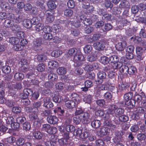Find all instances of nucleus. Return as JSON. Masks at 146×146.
I'll use <instances>...</instances> for the list:
<instances>
[{"instance_id":"f257e3e1","label":"nucleus","mask_w":146,"mask_h":146,"mask_svg":"<svg viewBox=\"0 0 146 146\" xmlns=\"http://www.w3.org/2000/svg\"><path fill=\"white\" fill-rule=\"evenodd\" d=\"M119 104L115 105L112 104L109 106V111L111 114L115 113V114L119 115L123 114L124 110L121 108H118Z\"/></svg>"},{"instance_id":"f03ea898","label":"nucleus","mask_w":146,"mask_h":146,"mask_svg":"<svg viewBox=\"0 0 146 146\" xmlns=\"http://www.w3.org/2000/svg\"><path fill=\"white\" fill-rule=\"evenodd\" d=\"M108 45L107 41L102 40L94 43L93 44V46L96 50H103L107 47Z\"/></svg>"},{"instance_id":"7ed1b4c3","label":"nucleus","mask_w":146,"mask_h":146,"mask_svg":"<svg viewBox=\"0 0 146 146\" xmlns=\"http://www.w3.org/2000/svg\"><path fill=\"white\" fill-rule=\"evenodd\" d=\"M8 88H9V92L13 94L15 93V89H21L22 86L20 83H15L14 82L9 83L8 84Z\"/></svg>"},{"instance_id":"20e7f679","label":"nucleus","mask_w":146,"mask_h":146,"mask_svg":"<svg viewBox=\"0 0 146 146\" xmlns=\"http://www.w3.org/2000/svg\"><path fill=\"white\" fill-rule=\"evenodd\" d=\"M69 133H64L63 138L58 139V142L61 145L68 146L71 144V141L69 139Z\"/></svg>"},{"instance_id":"39448f33","label":"nucleus","mask_w":146,"mask_h":146,"mask_svg":"<svg viewBox=\"0 0 146 146\" xmlns=\"http://www.w3.org/2000/svg\"><path fill=\"white\" fill-rule=\"evenodd\" d=\"M38 112V111L34 110L33 112L31 113L29 115V117L31 120H36L34 122V125L37 123L39 125L41 123H42L43 120L42 119H39L38 117L37 113Z\"/></svg>"},{"instance_id":"423d86ee","label":"nucleus","mask_w":146,"mask_h":146,"mask_svg":"<svg viewBox=\"0 0 146 146\" xmlns=\"http://www.w3.org/2000/svg\"><path fill=\"white\" fill-rule=\"evenodd\" d=\"M133 96V94L131 92L125 94L124 96L125 104L129 106L130 108H133L134 106V105L131 104V99Z\"/></svg>"},{"instance_id":"0eeeda50","label":"nucleus","mask_w":146,"mask_h":146,"mask_svg":"<svg viewBox=\"0 0 146 146\" xmlns=\"http://www.w3.org/2000/svg\"><path fill=\"white\" fill-rule=\"evenodd\" d=\"M146 111V109L141 107H139L134 109V113L132 115L133 119L137 120L139 118V117L138 114L136 113H143Z\"/></svg>"},{"instance_id":"6e6552de","label":"nucleus","mask_w":146,"mask_h":146,"mask_svg":"<svg viewBox=\"0 0 146 146\" xmlns=\"http://www.w3.org/2000/svg\"><path fill=\"white\" fill-rule=\"evenodd\" d=\"M58 141L57 136L56 135H52L50 140L47 141L45 143V145L46 146H55Z\"/></svg>"},{"instance_id":"1a4fd4ad","label":"nucleus","mask_w":146,"mask_h":146,"mask_svg":"<svg viewBox=\"0 0 146 146\" xmlns=\"http://www.w3.org/2000/svg\"><path fill=\"white\" fill-rule=\"evenodd\" d=\"M80 115L82 122L84 124H88L90 122L89 114L87 112H84Z\"/></svg>"},{"instance_id":"9d476101","label":"nucleus","mask_w":146,"mask_h":146,"mask_svg":"<svg viewBox=\"0 0 146 146\" xmlns=\"http://www.w3.org/2000/svg\"><path fill=\"white\" fill-rule=\"evenodd\" d=\"M33 93L32 90L30 89H25L23 93L19 95L20 98L23 99H26L29 95H31Z\"/></svg>"},{"instance_id":"9b49d317","label":"nucleus","mask_w":146,"mask_h":146,"mask_svg":"<svg viewBox=\"0 0 146 146\" xmlns=\"http://www.w3.org/2000/svg\"><path fill=\"white\" fill-rule=\"evenodd\" d=\"M45 16L46 19L47 21L49 23L52 22L54 20V18L52 15V12L49 10H47L45 12Z\"/></svg>"},{"instance_id":"f8f14e48","label":"nucleus","mask_w":146,"mask_h":146,"mask_svg":"<svg viewBox=\"0 0 146 146\" xmlns=\"http://www.w3.org/2000/svg\"><path fill=\"white\" fill-rule=\"evenodd\" d=\"M9 18L13 19L14 21L17 23L21 22L24 19V16L22 15H19L17 16H14V15L12 14H9Z\"/></svg>"},{"instance_id":"ddd939ff","label":"nucleus","mask_w":146,"mask_h":146,"mask_svg":"<svg viewBox=\"0 0 146 146\" xmlns=\"http://www.w3.org/2000/svg\"><path fill=\"white\" fill-rule=\"evenodd\" d=\"M74 61L77 63V62H80L84 60V56L81 52H78L74 56Z\"/></svg>"},{"instance_id":"4468645a","label":"nucleus","mask_w":146,"mask_h":146,"mask_svg":"<svg viewBox=\"0 0 146 146\" xmlns=\"http://www.w3.org/2000/svg\"><path fill=\"white\" fill-rule=\"evenodd\" d=\"M51 101V99L49 98H45L44 99V106L47 108H52L53 106V105Z\"/></svg>"},{"instance_id":"2eb2a0df","label":"nucleus","mask_w":146,"mask_h":146,"mask_svg":"<svg viewBox=\"0 0 146 146\" xmlns=\"http://www.w3.org/2000/svg\"><path fill=\"white\" fill-rule=\"evenodd\" d=\"M126 46V42L125 41L119 42L115 45L116 49L118 51L123 50Z\"/></svg>"},{"instance_id":"dca6fc26","label":"nucleus","mask_w":146,"mask_h":146,"mask_svg":"<svg viewBox=\"0 0 146 146\" xmlns=\"http://www.w3.org/2000/svg\"><path fill=\"white\" fill-rule=\"evenodd\" d=\"M48 123L50 124H55L58 121V119L57 117L54 116H49L47 118Z\"/></svg>"},{"instance_id":"f3484780","label":"nucleus","mask_w":146,"mask_h":146,"mask_svg":"<svg viewBox=\"0 0 146 146\" xmlns=\"http://www.w3.org/2000/svg\"><path fill=\"white\" fill-rule=\"evenodd\" d=\"M84 85L85 87L84 88H82L81 89L82 91L86 92L88 90V88L92 86V82L90 80H87L85 82Z\"/></svg>"},{"instance_id":"a211bd4d","label":"nucleus","mask_w":146,"mask_h":146,"mask_svg":"<svg viewBox=\"0 0 146 146\" xmlns=\"http://www.w3.org/2000/svg\"><path fill=\"white\" fill-rule=\"evenodd\" d=\"M23 25L25 28L29 29L32 27V23L30 20L25 19L23 21Z\"/></svg>"},{"instance_id":"6ab92c4d","label":"nucleus","mask_w":146,"mask_h":146,"mask_svg":"<svg viewBox=\"0 0 146 146\" xmlns=\"http://www.w3.org/2000/svg\"><path fill=\"white\" fill-rule=\"evenodd\" d=\"M8 40L10 43L14 45L19 43L20 42V40L18 38L14 37L9 38Z\"/></svg>"},{"instance_id":"aec40b11","label":"nucleus","mask_w":146,"mask_h":146,"mask_svg":"<svg viewBox=\"0 0 146 146\" xmlns=\"http://www.w3.org/2000/svg\"><path fill=\"white\" fill-rule=\"evenodd\" d=\"M100 37V35L98 34H96L94 35L92 37H90L88 39V42L92 43L93 41H95L98 40Z\"/></svg>"},{"instance_id":"412c9836","label":"nucleus","mask_w":146,"mask_h":146,"mask_svg":"<svg viewBox=\"0 0 146 146\" xmlns=\"http://www.w3.org/2000/svg\"><path fill=\"white\" fill-rule=\"evenodd\" d=\"M24 77V74L21 72H17L14 75V78L18 81L21 80L23 79Z\"/></svg>"},{"instance_id":"4be33fe9","label":"nucleus","mask_w":146,"mask_h":146,"mask_svg":"<svg viewBox=\"0 0 146 146\" xmlns=\"http://www.w3.org/2000/svg\"><path fill=\"white\" fill-rule=\"evenodd\" d=\"M78 52L77 49L76 48H71L69 50L66 55L68 57H70L72 56H74Z\"/></svg>"},{"instance_id":"5701e85b","label":"nucleus","mask_w":146,"mask_h":146,"mask_svg":"<svg viewBox=\"0 0 146 146\" xmlns=\"http://www.w3.org/2000/svg\"><path fill=\"white\" fill-rule=\"evenodd\" d=\"M130 84L129 83L125 82L124 83H122L119 84L118 88L119 90H125L128 88Z\"/></svg>"},{"instance_id":"b1692460","label":"nucleus","mask_w":146,"mask_h":146,"mask_svg":"<svg viewBox=\"0 0 146 146\" xmlns=\"http://www.w3.org/2000/svg\"><path fill=\"white\" fill-rule=\"evenodd\" d=\"M65 105L67 108H70L75 107V104L73 100H69L66 101Z\"/></svg>"},{"instance_id":"393cba45","label":"nucleus","mask_w":146,"mask_h":146,"mask_svg":"<svg viewBox=\"0 0 146 146\" xmlns=\"http://www.w3.org/2000/svg\"><path fill=\"white\" fill-rule=\"evenodd\" d=\"M101 123L100 120H95L91 122V125L92 127L94 128H98L100 127Z\"/></svg>"},{"instance_id":"a878e982","label":"nucleus","mask_w":146,"mask_h":146,"mask_svg":"<svg viewBox=\"0 0 146 146\" xmlns=\"http://www.w3.org/2000/svg\"><path fill=\"white\" fill-rule=\"evenodd\" d=\"M19 64H21V66L22 69H23L25 70H27L28 66L27 65V62L26 60L22 59L20 62Z\"/></svg>"},{"instance_id":"bb28decb","label":"nucleus","mask_w":146,"mask_h":146,"mask_svg":"<svg viewBox=\"0 0 146 146\" xmlns=\"http://www.w3.org/2000/svg\"><path fill=\"white\" fill-rule=\"evenodd\" d=\"M48 66L49 68L54 69L58 66V63L54 61H50L48 62Z\"/></svg>"},{"instance_id":"cd10ccee","label":"nucleus","mask_w":146,"mask_h":146,"mask_svg":"<svg viewBox=\"0 0 146 146\" xmlns=\"http://www.w3.org/2000/svg\"><path fill=\"white\" fill-rule=\"evenodd\" d=\"M66 130L68 132H72L75 130V127L73 125H71L64 126Z\"/></svg>"},{"instance_id":"c85d7f7f","label":"nucleus","mask_w":146,"mask_h":146,"mask_svg":"<svg viewBox=\"0 0 146 146\" xmlns=\"http://www.w3.org/2000/svg\"><path fill=\"white\" fill-rule=\"evenodd\" d=\"M4 26L6 27H13V22L10 20L7 19L4 22Z\"/></svg>"},{"instance_id":"c756f323","label":"nucleus","mask_w":146,"mask_h":146,"mask_svg":"<svg viewBox=\"0 0 146 146\" xmlns=\"http://www.w3.org/2000/svg\"><path fill=\"white\" fill-rule=\"evenodd\" d=\"M33 135L35 139H40L42 138L43 135L40 132L35 131L33 133Z\"/></svg>"},{"instance_id":"7c9ffc66","label":"nucleus","mask_w":146,"mask_h":146,"mask_svg":"<svg viewBox=\"0 0 146 146\" xmlns=\"http://www.w3.org/2000/svg\"><path fill=\"white\" fill-rule=\"evenodd\" d=\"M112 28V25L110 23H107L103 25L102 27V29L104 31H106L111 30Z\"/></svg>"},{"instance_id":"2f4dec72","label":"nucleus","mask_w":146,"mask_h":146,"mask_svg":"<svg viewBox=\"0 0 146 146\" xmlns=\"http://www.w3.org/2000/svg\"><path fill=\"white\" fill-rule=\"evenodd\" d=\"M122 63L118 61L112 63V65L114 69H117L118 68H120L121 66H122Z\"/></svg>"},{"instance_id":"473e14b6","label":"nucleus","mask_w":146,"mask_h":146,"mask_svg":"<svg viewBox=\"0 0 146 146\" xmlns=\"http://www.w3.org/2000/svg\"><path fill=\"white\" fill-rule=\"evenodd\" d=\"M100 133L101 136L107 135L109 133L108 128L104 127L101 128L100 130Z\"/></svg>"},{"instance_id":"72a5a7b5","label":"nucleus","mask_w":146,"mask_h":146,"mask_svg":"<svg viewBox=\"0 0 146 146\" xmlns=\"http://www.w3.org/2000/svg\"><path fill=\"white\" fill-rule=\"evenodd\" d=\"M62 53V52L61 50H53L52 53V56L55 57H57L60 56Z\"/></svg>"},{"instance_id":"f704fd0d","label":"nucleus","mask_w":146,"mask_h":146,"mask_svg":"<svg viewBox=\"0 0 146 146\" xmlns=\"http://www.w3.org/2000/svg\"><path fill=\"white\" fill-rule=\"evenodd\" d=\"M100 61L101 62L104 64H108L110 62L109 58L107 57L104 56L102 57L100 59Z\"/></svg>"},{"instance_id":"c9c22d12","label":"nucleus","mask_w":146,"mask_h":146,"mask_svg":"<svg viewBox=\"0 0 146 146\" xmlns=\"http://www.w3.org/2000/svg\"><path fill=\"white\" fill-rule=\"evenodd\" d=\"M48 78L50 80L54 81L57 80L58 76L56 74L51 73L48 76Z\"/></svg>"},{"instance_id":"e433bc0d","label":"nucleus","mask_w":146,"mask_h":146,"mask_svg":"<svg viewBox=\"0 0 146 146\" xmlns=\"http://www.w3.org/2000/svg\"><path fill=\"white\" fill-rule=\"evenodd\" d=\"M8 112V111H6L5 110L3 111L2 112L0 113V117H2V118L5 119L10 116Z\"/></svg>"},{"instance_id":"4c0bfd02","label":"nucleus","mask_w":146,"mask_h":146,"mask_svg":"<svg viewBox=\"0 0 146 146\" xmlns=\"http://www.w3.org/2000/svg\"><path fill=\"white\" fill-rule=\"evenodd\" d=\"M56 71L58 74L60 75L65 74L66 72V69L63 67L58 68L57 69Z\"/></svg>"},{"instance_id":"58836bf2","label":"nucleus","mask_w":146,"mask_h":146,"mask_svg":"<svg viewBox=\"0 0 146 146\" xmlns=\"http://www.w3.org/2000/svg\"><path fill=\"white\" fill-rule=\"evenodd\" d=\"M92 100V96L91 95L89 94L86 96L84 98V102L86 103L90 104Z\"/></svg>"},{"instance_id":"ea45409f","label":"nucleus","mask_w":146,"mask_h":146,"mask_svg":"<svg viewBox=\"0 0 146 146\" xmlns=\"http://www.w3.org/2000/svg\"><path fill=\"white\" fill-rule=\"evenodd\" d=\"M137 72L136 68L134 66H131L129 67V71L127 73L130 75L134 74Z\"/></svg>"},{"instance_id":"a19ab883","label":"nucleus","mask_w":146,"mask_h":146,"mask_svg":"<svg viewBox=\"0 0 146 146\" xmlns=\"http://www.w3.org/2000/svg\"><path fill=\"white\" fill-rule=\"evenodd\" d=\"M120 71L121 72L127 74L129 71V67L125 65H123L121 66L120 68Z\"/></svg>"},{"instance_id":"79ce46f5","label":"nucleus","mask_w":146,"mask_h":146,"mask_svg":"<svg viewBox=\"0 0 146 146\" xmlns=\"http://www.w3.org/2000/svg\"><path fill=\"white\" fill-rule=\"evenodd\" d=\"M42 129L47 132L49 133H51L50 126L48 124H45L43 125Z\"/></svg>"},{"instance_id":"37998d69","label":"nucleus","mask_w":146,"mask_h":146,"mask_svg":"<svg viewBox=\"0 0 146 146\" xmlns=\"http://www.w3.org/2000/svg\"><path fill=\"white\" fill-rule=\"evenodd\" d=\"M92 48L91 45H86L84 48V50L85 53H90L92 52Z\"/></svg>"},{"instance_id":"c03bdc74","label":"nucleus","mask_w":146,"mask_h":146,"mask_svg":"<svg viewBox=\"0 0 146 146\" xmlns=\"http://www.w3.org/2000/svg\"><path fill=\"white\" fill-rule=\"evenodd\" d=\"M52 96H53L52 100L54 102L56 103L60 102V101L59 100V96L57 92H54V95Z\"/></svg>"},{"instance_id":"a18cd8bd","label":"nucleus","mask_w":146,"mask_h":146,"mask_svg":"<svg viewBox=\"0 0 146 146\" xmlns=\"http://www.w3.org/2000/svg\"><path fill=\"white\" fill-rule=\"evenodd\" d=\"M110 61L111 63H113L118 61L119 58L118 56L115 55L111 56L110 58Z\"/></svg>"},{"instance_id":"49530a36","label":"nucleus","mask_w":146,"mask_h":146,"mask_svg":"<svg viewBox=\"0 0 146 146\" xmlns=\"http://www.w3.org/2000/svg\"><path fill=\"white\" fill-rule=\"evenodd\" d=\"M44 27V25L42 23H40L35 25V30L37 32H39L43 30Z\"/></svg>"},{"instance_id":"de8ad7c7","label":"nucleus","mask_w":146,"mask_h":146,"mask_svg":"<svg viewBox=\"0 0 146 146\" xmlns=\"http://www.w3.org/2000/svg\"><path fill=\"white\" fill-rule=\"evenodd\" d=\"M73 13V11L70 9H66L64 11V15L66 16H71L72 15Z\"/></svg>"},{"instance_id":"09e8293b","label":"nucleus","mask_w":146,"mask_h":146,"mask_svg":"<svg viewBox=\"0 0 146 146\" xmlns=\"http://www.w3.org/2000/svg\"><path fill=\"white\" fill-rule=\"evenodd\" d=\"M47 6L48 8L51 9H54L56 7V5L54 1H48Z\"/></svg>"},{"instance_id":"8fccbe9b","label":"nucleus","mask_w":146,"mask_h":146,"mask_svg":"<svg viewBox=\"0 0 146 146\" xmlns=\"http://www.w3.org/2000/svg\"><path fill=\"white\" fill-rule=\"evenodd\" d=\"M74 122L76 124H79L81 121L80 115H75L73 118Z\"/></svg>"},{"instance_id":"3c124183","label":"nucleus","mask_w":146,"mask_h":146,"mask_svg":"<svg viewBox=\"0 0 146 146\" xmlns=\"http://www.w3.org/2000/svg\"><path fill=\"white\" fill-rule=\"evenodd\" d=\"M97 76L99 78L101 79H104L106 78V75L104 72L101 71L98 73Z\"/></svg>"},{"instance_id":"603ef678","label":"nucleus","mask_w":146,"mask_h":146,"mask_svg":"<svg viewBox=\"0 0 146 146\" xmlns=\"http://www.w3.org/2000/svg\"><path fill=\"white\" fill-rule=\"evenodd\" d=\"M41 103L40 102L38 101L36 102H34L33 104V108L35 109H35V110H37V111H38V112L39 111V110H38L39 108L41 106Z\"/></svg>"},{"instance_id":"864d4df0","label":"nucleus","mask_w":146,"mask_h":146,"mask_svg":"<svg viewBox=\"0 0 146 146\" xmlns=\"http://www.w3.org/2000/svg\"><path fill=\"white\" fill-rule=\"evenodd\" d=\"M128 3H129L127 1L123 0L121 2L119 6L122 8H127L128 7Z\"/></svg>"},{"instance_id":"5fc2aeb1","label":"nucleus","mask_w":146,"mask_h":146,"mask_svg":"<svg viewBox=\"0 0 146 146\" xmlns=\"http://www.w3.org/2000/svg\"><path fill=\"white\" fill-rule=\"evenodd\" d=\"M52 28L49 26H45L43 27V31L45 33H49L52 32Z\"/></svg>"},{"instance_id":"6e6d98bb","label":"nucleus","mask_w":146,"mask_h":146,"mask_svg":"<svg viewBox=\"0 0 146 146\" xmlns=\"http://www.w3.org/2000/svg\"><path fill=\"white\" fill-rule=\"evenodd\" d=\"M44 1L43 0H37V4L42 10H44L45 8V6L44 5Z\"/></svg>"},{"instance_id":"4d7b16f0","label":"nucleus","mask_w":146,"mask_h":146,"mask_svg":"<svg viewBox=\"0 0 146 146\" xmlns=\"http://www.w3.org/2000/svg\"><path fill=\"white\" fill-rule=\"evenodd\" d=\"M6 121V123L7 125H10L14 121V119L12 117L10 116H9L5 119Z\"/></svg>"},{"instance_id":"13d9d810","label":"nucleus","mask_w":146,"mask_h":146,"mask_svg":"<svg viewBox=\"0 0 146 146\" xmlns=\"http://www.w3.org/2000/svg\"><path fill=\"white\" fill-rule=\"evenodd\" d=\"M2 71L5 74H8L11 72V69L9 66H5L3 67L2 68Z\"/></svg>"},{"instance_id":"bf43d9fd","label":"nucleus","mask_w":146,"mask_h":146,"mask_svg":"<svg viewBox=\"0 0 146 146\" xmlns=\"http://www.w3.org/2000/svg\"><path fill=\"white\" fill-rule=\"evenodd\" d=\"M55 86L56 89L58 90H62L65 87L64 84L62 82L58 83Z\"/></svg>"},{"instance_id":"052dcab7","label":"nucleus","mask_w":146,"mask_h":146,"mask_svg":"<svg viewBox=\"0 0 146 146\" xmlns=\"http://www.w3.org/2000/svg\"><path fill=\"white\" fill-rule=\"evenodd\" d=\"M11 125L12 128L15 130L17 129L20 127L19 124L17 122H13Z\"/></svg>"},{"instance_id":"680f3d73","label":"nucleus","mask_w":146,"mask_h":146,"mask_svg":"<svg viewBox=\"0 0 146 146\" xmlns=\"http://www.w3.org/2000/svg\"><path fill=\"white\" fill-rule=\"evenodd\" d=\"M45 68L44 65L42 63L39 64L37 67V70L39 72L43 71Z\"/></svg>"},{"instance_id":"e2e57ef3","label":"nucleus","mask_w":146,"mask_h":146,"mask_svg":"<svg viewBox=\"0 0 146 146\" xmlns=\"http://www.w3.org/2000/svg\"><path fill=\"white\" fill-rule=\"evenodd\" d=\"M44 38L46 40H50L53 38V36L51 34L46 33L43 36Z\"/></svg>"},{"instance_id":"0e129e2a","label":"nucleus","mask_w":146,"mask_h":146,"mask_svg":"<svg viewBox=\"0 0 146 146\" xmlns=\"http://www.w3.org/2000/svg\"><path fill=\"white\" fill-rule=\"evenodd\" d=\"M83 23L86 26L92 24V20L90 18H85L84 20L83 21Z\"/></svg>"},{"instance_id":"69168bd1","label":"nucleus","mask_w":146,"mask_h":146,"mask_svg":"<svg viewBox=\"0 0 146 146\" xmlns=\"http://www.w3.org/2000/svg\"><path fill=\"white\" fill-rule=\"evenodd\" d=\"M96 58V55L95 54H92L88 56V60L90 62H92L95 61Z\"/></svg>"},{"instance_id":"338daca9","label":"nucleus","mask_w":146,"mask_h":146,"mask_svg":"<svg viewBox=\"0 0 146 146\" xmlns=\"http://www.w3.org/2000/svg\"><path fill=\"white\" fill-rule=\"evenodd\" d=\"M137 138L139 140L142 141L144 140L145 139L146 137L144 134L139 133L137 135Z\"/></svg>"},{"instance_id":"774afa93","label":"nucleus","mask_w":146,"mask_h":146,"mask_svg":"<svg viewBox=\"0 0 146 146\" xmlns=\"http://www.w3.org/2000/svg\"><path fill=\"white\" fill-rule=\"evenodd\" d=\"M23 128L26 131H29L31 128L30 124L28 122H26L23 124Z\"/></svg>"}]
</instances>
